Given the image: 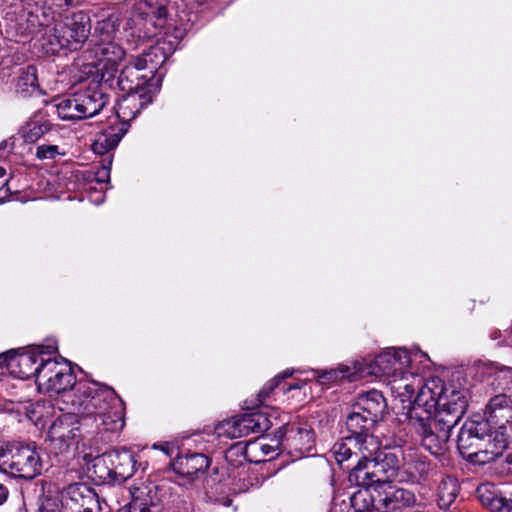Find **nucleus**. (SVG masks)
Wrapping results in <instances>:
<instances>
[{
    "label": "nucleus",
    "mask_w": 512,
    "mask_h": 512,
    "mask_svg": "<svg viewBox=\"0 0 512 512\" xmlns=\"http://www.w3.org/2000/svg\"><path fill=\"white\" fill-rule=\"evenodd\" d=\"M467 408L465 389L432 378L415 396L406 419L410 428L420 437L421 445L432 455H440L447 449L451 430Z\"/></svg>",
    "instance_id": "nucleus-1"
},
{
    "label": "nucleus",
    "mask_w": 512,
    "mask_h": 512,
    "mask_svg": "<svg viewBox=\"0 0 512 512\" xmlns=\"http://www.w3.org/2000/svg\"><path fill=\"white\" fill-rule=\"evenodd\" d=\"M176 3L172 0H141L131 17L139 37L152 38L163 34L168 43L179 44L187 32V25L178 19Z\"/></svg>",
    "instance_id": "nucleus-2"
},
{
    "label": "nucleus",
    "mask_w": 512,
    "mask_h": 512,
    "mask_svg": "<svg viewBox=\"0 0 512 512\" xmlns=\"http://www.w3.org/2000/svg\"><path fill=\"white\" fill-rule=\"evenodd\" d=\"M79 413H93L102 417V425L112 432L123 429L125 406L115 390L98 382H79L72 399Z\"/></svg>",
    "instance_id": "nucleus-3"
},
{
    "label": "nucleus",
    "mask_w": 512,
    "mask_h": 512,
    "mask_svg": "<svg viewBox=\"0 0 512 512\" xmlns=\"http://www.w3.org/2000/svg\"><path fill=\"white\" fill-rule=\"evenodd\" d=\"M376 423L377 421L370 416L356 411L354 406L351 407V412L346 418L348 435L332 447L335 460L339 465L350 461L353 456L358 457L362 454L369 457L379 451L381 442L372 433Z\"/></svg>",
    "instance_id": "nucleus-4"
},
{
    "label": "nucleus",
    "mask_w": 512,
    "mask_h": 512,
    "mask_svg": "<svg viewBox=\"0 0 512 512\" xmlns=\"http://www.w3.org/2000/svg\"><path fill=\"white\" fill-rule=\"evenodd\" d=\"M90 31L89 16L83 12L72 13L47 30L42 45L46 53L52 55L62 50L77 51L88 40Z\"/></svg>",
    "instance_id": "nucleus-5"
},
{
    "label": "nucleus",
    "mask_w": 512,
    "mask_h": 512,
    "mask_svg": "<svg viewBox=\"0 0 512 512\" xmlns=\"http://www.w3.org/2000/svg\"><path fill=\"white\" fill-rule=\"evenodd\" d=\"M105 429L102 417L93 413H79L73 407V412L59 416L51 425L52 441L60 443L61 448L67 447V438L76 439L86 436L101 435L104 440H110L109 434H116Z\"/></svg>",
    "instance_id": "nucleus-6"
},
{
    "label": "nucleus",
    "mask_w": 512,
    "mask_h": 512,
    "mask_svg": "<svg viewBox=\"0 0 512 512\" xmlns=\"http://www.w3.org/2000/svg\"><path fill=\"white\" fill-rule=\"evenodd\" d=\"M411 356L405 348H388L372 359L363 358L356 361V373L361 379L369 376L398 377L410 366Z\"/></svg>",
    "instance_id": "nucleus-7"
},
{
    "label": "nucleus",
    "mask_w": 512,
    "mask_h": 512,
    "mask_svg": "<svg viewBox=\"0 0 512 512\" xmlns=\"http://www.w3.org/2000/svg\"><path fill=\"white\" fill-rule=\"evenodd\" d=\"M117 30L113 19L108 18L98 22L88 48L84 52L85 58L91 59V62L120 63L125 56V50L115 41Z\"/></svg>",
    "instance_id": "nucleus-8"
},
{
    "label": "nucleus",
    "mask_w": 512,
    "mask_h": 512,
    "mask_svg": "<svg viewBox=\"0 0 512 512\" xmlns=\"http://www.w3.org/2000/svg\"><path fill=\"white\" fill-rule=\"evenodd\" d=\"M0 468L15 477L33 479L41 473L42 462L35 447L12 444L0 447Z\"/></svg>",
    "instance_id": "nucleus-9"
},
{
    "label": "nucleus",
    "mask_w": 512,
    "mask_h": 512,
    "mask_svg": "<svg viewBox=\"0 0 512 512\" xmlns=\"http://www.w3.org/2000/svg\"><path fill=\"white\" fill-rule=\"evenodd\" d=\"M60 502L65 512H102L98 494L88 484L71 483L61 491Z\"/></svg>",
    "instance_id": "nucleus-10"
},
{
    "label": "nucleus",
    "mask_w": 512,
    "mask_h": 512,
    "mask_svg": "<svg viewBox=\"0 0 512 512\" xmlns=\"http://www.w3.org/2000/svg\"><path fill=\"white\" fill-rule=\"evenodd\" d=\"M484 415L485 419L481 421L487 422L489 428L495 426L506 437H512V387L491 397Z\"/></svg>",
    "instance_id": "nucleus-11"
},
{
    "label": "nucleus",
    "mask_w": 512,
    "mask_h": 512,
    "mask_svg": "<svg viewBox=\"0 0 512 512\" xmlns=\"http://www.w3.org/2000/svg\"><path fill=\"white\" fill-rule=\"evenodd\" d=\"M43 345L30 351L17 354L15 350L0 353V369L6 367L11 374L24 380L37 378L40 358L43 354ZM0 374H3L1 372Z\"/></svg>",
    "instance_id": "nucleus-12"
},
{
    "label": "nucleus",
    "mask_w": 512,
    "mask_h": 512,
    "mask_svg": "<svg viewBox=\"0 0 512 512\" xmlns=\"http://www.w3.org/2000/svg\"><path fill=\"white\" fill-rule=\"evenodd\" d=\"M282 434L283 448L295 458L304 457L315 446V433L307 423H287Z\"/></svg>",
    "instance_id": "nucleus-13"
},
{
    "label": "nucleus",
    "mask_w": 512,
    "mask_h": 512,
    "mask_svg": "<svg viewBox=\"0 0 512 512\" xmlns=\"http://www.w3.org/2000/svg\"><path fill=\"white\" fill-rule=\"evenodd\" d=\"M359 454L358 457L353 456L350 460L356 461L355 465H351L348 462H344L340 465L341 468L349 470L348 479L351 483L356 484L361 488H382L386 486L385 482H382L379 468L374 464L372 457Z\"/></svg>",
    "instance_id": "nucleus-14"
},
{
    "label": "nucleus",
    "mask_w": 512,
    "mask_h": 512,
    "mask_svg": "<svg viewBox=\"0 0 512 512\" xmlns=\"http://www.w3.org/2000/svg\"><path fill=\"white\" fill-rule=\"evenodd\" d=\"M490 428L487 422L466 421L457 436V448L461 456L474 464L476 454L481 448L482 436H488Z\"/></svg>",
    "instance_id": "nucleus-15"
},
{
    "label": "nucleus",
    "mask_w": 512,
    "mask_h": 512,
    "mask_svg": "<svg viewBox=\"0 0 512 512\" xmlns=\"http://www.w3.org/2000/svg\"><path fill=\"white\" fill-rule=\"evenodd\" d=\"M255 409L254 406L248 407L246 409L247 412L218 422L214 428L217 437L229 439L240 438L254 431L256 427V421L254 419L256 414Z\"/></svg>",
    "instance_id": "nucleus-16"
},
{
    "label": "nucleus",
    "mask_w": 512,
    "mask_h": 512,
    "mask_svg": "<svg viewBox=\"0 0 512 512\" xmlns=\"http://www.w3.org/2000/svg\"><path fill=\"white\" fill-rule=\"evenodd\" d=\"M150 77L137 62L131 60L120 72L117 77V88L126 93L132 92H148L149 94H156L158 91H151L148 84Z\"/></svg>",
    "instance_id": "nucleus-17"
},
{
    "label": "nucleus",
    "mask_w": 512,
    "mask_h": 512,
    "mask_svg": "<svg viewBox=\"0 0 512 512\" xmlns=\"http://www.w3.org/2000/svg\"><path fill=\"white\" fill-rule=\"evenodd\" d=\"M137 65L140 66L150 77L148 86L151 91H159L161 87V76H157V68L161 66L166 60L164 48L158 43L151 45L147 51H143L139 56L133 58Z\"/></svg>",
    "instance_id": "nucleus-18"
},
{
    "label": "nucleus",
    "mask_w": 512,
    "mask_h": 512,
    "mask_svg": "<svg viewBox=\"0 0 512 512\" xmlns=\"http://www.w3.org/2000/svg\"><path fill=\"white\" fill-rule=\"evenodd\" d=\"M211 459L202 453L180 455L171 461L173 471L181 477L193 480L210 466Z\"/></svg>",
    "instance_id": "nucleus-19"
},
{
    "label": "nucleus",
    "mask_w": 512,
    "mask_h": 512,
    "mask_svg": "<svg viewBox=\"0 0 512 512\" xmlns=\"http://www.w3.org/2000/svg\"><path fill=\"white\" fill-rule=\"evenodd\" d=\"M154 95L143 91L123 95L117 105V117L121 121L120 124L125 123L129 126L128 123L152 102Z\"/></svg>",
    "instance_id": "nucleus-20"
},
{
    "label": "nucleus",
    "mask_w": 512,
    "mask_h": 512,
    "mask_svg": "<svg viewBox=\"0 0 512 512\" xmlns=\"http://www.w3.org/2000/svg\"><path fill=\"white\" fill-rule=\"evenodd\" d=\"M512 437H506L503 433L495 431L492 436L491 431L488 436H482L481 448L476 454L475 463L477 465H485L502 456L508 448Z\"/></svg>",
    "instance_id": "nucleus-21"
},
{
    "label": "nucleus",
    "mask_w": 512,
    "mask_h": 512,
    "mask_svg": "<svg viewBox=\"0 0 512 512\" xmlns=\"http://www.w3.org/2000/svg\"><path fill=\"white\" fill-rule=\"evenodd\" d=\"M109 452L113 473L117 483H123L137 471V455L126 447L114 448Z\"/></svg>",
    "instance_id": "nucleus-22"
},
{
    "label": "nucleus",
    "mask_w": 512,
    "mask_h": 512,
    "mask_svg": "<svg viewBox=\"0 0 512 512\" xmlns=\"http://www.w3.org/2000/svg\"><path fill=\"white\" fill-rule=\"evenodd\" d=\"M416 503V496L412 491L404 488H392L380 491L378 504L380 512H392L409 508Z\"/></svg>",
    "instance_id": "nucleus-23"
},
{
    "label": "nucleus",
    "mask_w": 512,
    "mask_h": 512,
    "mask_svg": "<svg viewBox=\"0 0 512 512\" xmlns=\"http://www.w3.org/2000/svg\"><path fill=\"white\" fill-rule=\"evenodd\" d=\"M119 63L110 62H89L84 64V73L92 77L93 85L111 89L117 88V72Z\"/></svg>",
    "instance_id": "nucleus-24"
},
{
    "label": "nucleus",
    "mask_w": 512,
    "mask_h": 512,
    "mask_svg": "<svg viewBox=\"0 0 512 512\" xmlns=\"http://www.w3.org/2000/svg\"><path fill=\"white\" fill-rule=\"evenodd\" d=\"M76 94L81 104L83 119L99 114L109 102V95L100 86L92 83L87 89Z\"/></svg>",
    "instance_id": "nucleus-25"
},
{
    "label": "nucleus",
    "mask_w": 512,
    "mask_h": 512,
    "mask_svg": "<svg viewBox=\"0 0 512 512\" xmlns=\"http://www.w3.org/2000/svg\"><path fill=\"white\" fill-rule=\"evenodd\" d=\"M282 413L278 408L266 404L258 403V440L270 437L268 431L275 427L273 433H282L286 422L282 418Z\"/></svg>",
    "instance_id": "nucleus-26"
},
{
    "label": "nucleus",
    "mask_w": 512,
    "mask_h": 512,
    "mask_svg": "<svg viewBox=\"0 0 512 512\" xmlns=\"http://www.w3.org/2000/svg\"><path fill=\"white\" fill-rule=\"evenodd\" d=\"M56 353L57 349L54 346L48 345L43 347V354L40 358L36 378V384L41 391H45L53 378V374H56L62 368V361L57 360Z\"/></svg>",
    "instance_id": "nucleus-27"
},
{
    "label": "nucleus",
    "mask_w": 512,
    "mask_h": 512,
    "mask_svg": "<svg viewBox=\"0 0 512 512\" xmlns=\"http://www.w3.org/2000/svg\"><path fill=\"white\" fill-rule=\"evenodd\" d=\"M352 406L356 408V411H361L378 422L383 417L387 408V403L385 397L380 391L371 390L366 393L359 394Z\"/></svg>",
    "instance_id": "nucleus-28"
},
{
    "label": "nucleus",
    "mask_w": 512,
    "mask_h": 512,
    "mask_svg": "<svg viewBox=\"0 0 512 512\" xmlns=\"http://www.w3.org/2000/svg\"><path fill=\"white\" fill-rule=\"evenodd\" d=\"M52 128V124L48 119V115L43 110H38L22 126L20 133L27 143H34L42 136L48 133Z\"/></svg>",
    "instance_id": "nucleus-29"
},
{
    "label": "nucleus",
    "mask_w": 512,
    "mask_h": 512,
    "mask_svg": "<svg viewBox=\"0 0 512 512\" xmlns=\"http://www.w3.org/2000/svg\"><path fill=\"white\" fill-rule=\"evenodd\" d=\"M398 453H400L399 450L382 451L380 446L379 451L371 457L376 467L379 468L382 482H385L386 486L396 477L400 468L401 460Z\"/></svg>",
    "instance_id": "nucleus-30"
},
{
    "label": "nucleus",
    "mask_w": 512,
    "mask_h": 512,
    "mask_svg": "<svg viewBox=\"0 0 512 512\" xmlns=\"http://www.w3.org/2000/svg\"><path fill=\"white\" fill-rule=\"evenodd\" d=\"M127 131L128 125L125 123L108 127L94 141L93 151L97 154H105L115 149Z\"/></svg>",
    "instance_id": "nucleus-31"
},
{
    "label": "nucleus",
    "mask_w": 512,
    "mask_h": 512,
    "mask_svg": "<svg viewBox=\"0 0 512 512\" xmlns=\"http://www.w3.org/2000/svg\"><path fill=\"white\" fill-rule=\"evenodd\" d=\"M109 452L94 457L88 467L89 477L98 484L117 483L113 473Z\"/></svg>",
    "instance_id": "nucleus-32"
},
{
    "label": "nucleus",
    "mask_w": 512,
    "mask_h": 512,
    "mask_svg": "<svg viewBox=\"0 0 512 512\" xmlns=\"http://www.w3.org/2000/svg\"><path fill=\"white\" fill-rule=\"evenodd\" d=\"M76 376L68 364L62 358V368L56 374H53L52 380L44 392L50 394H64L77 386Z\"/></svg>",
    "instance_id": "nucleus-33"
},
{
    "label": "nucleus",
    "mask_w": 512,
    "mask_h": 512,
    "mask_svg": "<svg viewBox=\"0 0 512 512\" xmlns=\"http://www.w3.org/2000/svg\"><path fill=\"white\" fill-rule=\"evenodd\" d=\"M460 492V484L453 476H444L436 490L437 505L441 510L448 511L456 501Z\"/></svg>",
    "instance_id": "nucleus-34"
},
{
    "label": "nucleus",
    "mask_w": 512,
    "mask_h": 512,
    "mask_svg": "<svg viewBox=\"0 0 512 512\" xmlns=\"http://www.w3.org/2000/svg\"><path fill=\"white\" fill-rule=\"evenodd\" d=\"M379 493L377 488H360L350 496V505L355 512H380Z\"/></svg>",
    "instance_id": "nucleus-35"
},
{
    "label": "nucleus",
    "mask_w": 512,
    "mask_h": 512,
    "mask_svg": "<svg viewBox=\"0 0 512 512\" xmlns=\"http://www.w3.org/2000/svg\"><path fill=\"white\" fill-rule=\"evenodd\" d=\"M477 493L482 505L491 512H512V498L490 491L487 487L478 488Z\"/></svg>",
    "instance_id": "nucleus-36"
},
{
    "label": "nucleus",
    "mask_w": 512,
    "mask_h": 512,
    "mask_svg": "<svg viewBox=\"0 0 512 512\" xmlns=\"http://www.w3.org/2000/svg\"><path fill=\"white\" fill-rule=\"evenodd\" d=\"M40 91L37 77V68L34 65L23 67L19 71L16 83V92L23 97Z\"/></svg>",
    "instance_id": "nucleus-37"
},
{
    "label": "nucleus",
    "mask_w": 512,
    "mask_h": 512,
    "mask_svg": "<svg viewBox=\"0 0 512 512\" xmlns=\"http://www.w3.org/2000/svg\"><path fill=\"white\" fill-rule=\"evenodd\" d=\"M343 379H348L349 381H358L361 379L360 375L356 373V361L353 363L352 367L341 365L338 368L323 371L317 376V381L322 386H329Z\"/></svg>",
    "instance_id": "nucleus-38"
},
{
    "label": "nucleus",
    "mask_w": 512,
    "mask_h": 512,
    "mask_svg": "<svg viewBox=\"0 0 512 512\" xmlns=\"http://www.w3.org/2000/svg\"><path fill=\"white\" fill-rule=\"evenodd\" d=\"M399 379L397 377H394V383L396 384L397 390H404V392H400V395H407L408 397H411L413 394L418 392L426 386L427 381L425 382L424 379L414 374L413 372H408L406 370H403V372L398 373Z\"/></svg>",
    "instance_id": "nucleus-39"
},
{
    "label": "nucleus",
    "mask_w": 512,
    "mask_h": 512,
    "mask_svg": "<svg viewBox=\"0 0 512 512\" xmlns=\"http://www.w3.org/2000/svg\"><path fill=\"white\" fill-rule=\"evenodd\" d=\"M57 112L59 117L63 120L83 119L81 104L78 101L77 94H74L72 97L61 100L57 104Z\"/></svg>",
    "instance_id": "nucleus-40"
},
{
    "label": "nucleus",
    "mask_w": 512,
    "mask_h": 512,
    "mask_svg": "<svg viewBox=\"0 0 512 512\" xmlns=\"http://www.w3.org/2000/svg\"><path fill=\"white\" fill-rule=\"evenodd\" d=\"M151 492L149 489L145 496L143 491L140 492L141 495L135 496L130 503V512H158V504L150 496Z\"/></svg>",
    "instance_id": "nucleus-41"
},
{
    "label": "nucleus",
    "mask_w": 512,
    "mask_h": 512,
    "mask_svg": "<svg viewBox=\"0 0 512 512\" xmlns=\"http://www.w3.org/2000/svg\"><path fill=\"white\" fill-rule=\"evenodd\" d=\"M273 437L267 438L269 439V442L267 443H260V448L262 453L265 457L262 460L258 459L259 463H266L272 459H274L276 456L279 455V448L280 446H283V434L282 433H272Z\"/></svg>",
    "instance_id": "nucleus-42"
},
{
    "label": "nucleus",
    "mask_w": 512,
    "mask_h": 512,
    "mask_svg": "<svg viewBox=\"0 0 512 512\" xmlns=\"http://www.w3.org/2000/svg\"><path fill=\"white\" fill-rule=\"evenodd\" d=\"M294 373V369H286L282 373H279L274 378L269 380L258 392V403L264 404V400L270 396V394L279 386L282 380L291 377Z\"/></svg>",
    "instance_id": "nucleus-43"
},
{
    "label": "nucleus",
    "mask_w": 512,
    "mask_h": 512,
    "mask_svg": "<svg viewBox=\"0 0 512 512\" xmlns=\"http://www.w3.org/2000/svg\"><path fill=\"white\" fill-rule=\"evenodd\" d=\"M412 475L418 482L426 481L430 478L433 472V464L426 459V457H417L412 462Z\"/></svg>",
    "instance_id": "nucleus-44"
},
{
    "label": "nucleus",
    "mask_w": 512,
    "mask_h": 512,
    "mask_svg": "<svg viewBox=\"0 0 512 512\" xmlns=\"http://www.w3.org/2000/svg\"><path fill=\"white\" fill-rule=\"evenodd\" d=\"M37 512H65L60 499L50 495H43L39 500Z\"/></svg>",
    "instance_id": "nucleus-45"
},
{
    "label": "nucleus",
    "mask_w": 512,
    "mask_h": 512,
    "mask_svg": "<svg viewBox=\"0 0 512 512\" xmlns=\"http://www.w3.org/2000/svg\"><path fill=\"white\" fill-rule=\"evenodd\" d=\"M64 153L59 152V146L52 144H42L37 146L35 156L39 160H53Z\"/></svg>",
    "instance_id": "nucleus-46"
},
{
    "label": "nucleus",
    "mask_w": 512,
    "mask_h": 512,
    "mask_svg": "<svg viewBox=\"0 0 512 512\" xmlns=\"http://www.w3.org/2000/svg\"><path fill=\"white\" fill-rule=\"evenodd\" d=\"M177 512H195L194 505L191 501L180 498L176 504Z\"/></svg>",
    "instance_id": "nucleus-47"
},
{
    "label": "nucleus",
    "mask_w": 512,
    "mask_h": 512,
    "mask_svg": "<svg viewBox=\"0 0 512 512\" xmlns=\"http://www.w3.org/2000/svg\"><path fill=\"white\" fill-rule=\"evenodd\" d=\"M48 434H49V446H50V448H51V449L58 450V451H56V452H55L56 454H57L58 452H59V453H63V452L68 451V449H69V447H70V445H71V441H73V440H74V439H72V438H67V447H65V448H64V447H63V448H61V444H60V443H54V442L52 441L51 428L49 429Z\"/></svg>",
    "instance_id": "nucleus-48"
},
{
    "label": "nucleus",
    "mask_w": 512,
    "mask_h": 512,
    "mask_svg": "<svg viewBox=\"0 0 512 512\" xmlns=\"http://www.w3.org/2000/svg\"><path fill=\"white\" fill-rule=\"evenodd\" d=\"M110 179V168L106 166H102L96 172V181L100 183H104Z\"/></svg>",
    "instance_id": "nucleus-49"
},
{
    "label": "nucleus",
    "mask_w": 512,
    "mask_h": 512,
    "mask_svg": "<svg viewBox=\"0 0 512 512\" xmlns=\"http://www.w3.org/2000/svg\"><path fill=\"white\" fill-rule=\"evenodd\" d=\"M9 493L7 484L0 482V506L8 500Z\"/></svg>",
    "instance_id": "nucleus-50"
},
{
    "label": "nucleus",
    "mask_w": 512,
    "mask_h": 512,
    "mask_svg": "<svg viewBox=\"0 0 512 512\" xmlns=\"http://www.w3.org/2000/svg\"><path fill=\"white\" fill-rule=\"evenodd\" d=\"M305 385V382L303 381H297L295 383L289 384L287 387L284 388V392H288L294 389H301Z\"/></svg>",
    "instance_id": "nucleus-51"
},
{
    "label": "nucleus",
    "mask_w": 512,
    "mask_h": 512,
    "mask_svg": "<svg viewBox=\"0 0 512 512\" xmlns=\"http://www.w3.org/2000/svg\"><path fill=\"white\" fill-rule=\"evenodd\" d=\"M253 443L252 440H249L246 442L245 444V447H244V450H243V455H244V458L250 462H252V459L250 458V454H249V451H248V446L251 445Z\"/></svg>",
    "instance_id": "nucleus-52"
},
{
    "label": "nucleus",
    "mask_w": 512,
    "mask_h": 512,
    "mask_svg": "<svg viewBox=\"0 0 512 512\" xmlns=\"http://www.w3.org/2000/svg\"><path fill=\"white\" fill-rule=\"evenodd\" d=\"M13 142L9 143L8 140H4L0 143V152L5 150L6 148H8V146H10V150L11 151L13 149Z\"/></svg>",
    "instance_id": "nucleus-53"
},
{
    "label": "nucleus",
    "mask_w": 512,
    "mask_h": 512,
    "mask_svg": "<svg viewBox=\"0 0 512 512\" xmlns=\"http://www.w3.org/2000/svg\"><path fill=\"white\" fill-rule=\"evenodd\" d=\"M27 415H28V417H29V419H30V420H34V419L38 420V419H39V417H36V416H35V410H34V409H33V410H31V411H30V410H28V411H27Z\"/></svg>",
    "instance_id": "nucleus-54"
},
{
    "label": "nucleus",
    "mask_w": 512,
    "mask_h": 512,
    "mask_svg": "<svg viewBox=\"0 0 512 512\" xmlns=\"http://www.w3.org/2000/svg\"><path fill=\"white\" fill-rule=\"evenodd\" d=\"M6 173V170L0 166V178L3 177Z\"/></svg>",
    "instance_id": "nucleus-55"
},
{
    "label": "nucleus",
    "mask_w": 512,
    "mask_h": 512,
    "mask_svg": "<svg viewBox=\"0 0 512 512\" xmlns=\"http://www.w3.org/2000/svg\"><path fill=\"white\" fill-rule=\"evenodd\" d=\"M156 491H162L164 489V485L162 486H155Z\"/></svg>",
    "instance_id": "nucleus-56"
},
{
    "label": "nucleus",
    "mask_w": 512,
    "mask_h": 512,
    "mask_svg": "<svg viewBox=\"0 0 512 512\" xmlns=\"http://www.w3.org/2000/svg\"><path fill=\"white\" fill-rule=\"evenodd\" d=\"M19 512H26L24 503L22 504V507L19 508Z\"/></svg>",
    "instance_id": "nucleus-57"
},
{
    "label": "nucleus",
    "mask_w": 512,
    "mask_h": 512,
    "mask_svg": "<svg viewBox=\"0 0 512 512\" xmlns=\"http://www.w3.org/2000/svg\"><path fill=\"white\" fill-rule=\"evenodd\" d=\"M198 4H203L206 0H195Z\"/></svg>",
    "instance_id": "nucleus-58"
}]
</instances>
